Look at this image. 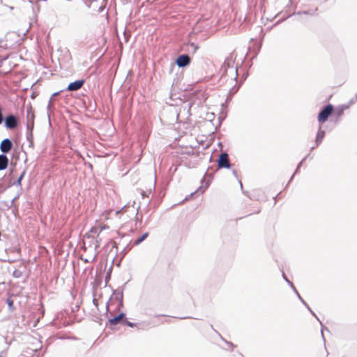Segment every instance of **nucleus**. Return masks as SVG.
I'll return each mask as SVG.
<instances>
[{"label":"nucleus","mask_w":357,"mask_h":357,"mask_svg":"<svg viewBox=\"0 0 357 357\" xmlns=\"http://www.w3.org/2000/svg\"><path fill=\"white\" fill-rule=\"evenodd\" d=\"M22 273L21 272V271L18 270V269H15L14 271L13 272V276L15 278H19L22 276Z\"/></svg>","instance_id":"nucleus-29"},{"label":"nucleus","mask_w":357,"mask_h":357,"mask_svg":"<svg viewBox=\"0 0 357 357\" xmlns=\"http://www.w3.org/2000/svg\"><path fill=\"white\" fill-rule=\"evenodd\" d=\"M287 284L291 287V289L293 290V291L296 294L298 292L297 289L296 288L295 285L291 281H287Z\"/></svg>","instance_id":"nucleus-32"},{"label":"nucleus","mask_w":357,"mask_h":357,"mask_svg":"<svg viewBox=\"0 0 357 357\" xmlns=\"http://www.w3.org/2000/svg\"><path fill=\"white\" fill-rule=\"evenodd\" d=\"M334 107L331 104L326 105L319 113L317 120L319 123H322L326 121L329 116L333 112Z\"/></svg>","instance_id":"nucleus-3"},{"label":"nucleus","mask_w":357,"mask_h":357,"mask_svg":"<svg viewBox=\"0 0 357 357\" xmlns=\"http://www.w3.org/2000/svg\"><path fill=\"white\" fill-rule=\"evenodd\" d=\"M225 343H226L229 347H231V351H233V349H234V348H236V344H234L233 342H229V341H225Z\"/></svg>","instance_id":"nucleus-36"},{"label":"nucleus","mask_w":357,"mask_h":357,"mask_svg":"<svg viewBox=\"0 0 357 357\" xmlns=\"http://www.w3.org/2000/svg\"><path fill=\"white\" fill-rule=\"evenodd\" d=\"M123 320H121L118 315H116L113 317H108V321L106 324V326H108L110 329H114V327L118 324L122 325Z\"/></svg>","instance_id":"nucleus-11"},{"label":"nucleus","mask_w":357,"mask_h":357,"mask_svg":"<svg viewBox=\"0 0 357 357\" xmlns=\"http://www.w3.org/2000/svg\"><path fill=\"white\" fill-rule=\"evenodd\" d=\"M151 202H139L137 204V205H142V213H146L148 211V207L149 206V204H151Z\"/></svg>","instance_id":"nucleus-25"},{"label":"nucleus","mask_w":357,"mask_h":357,"mask_svg":"<svg viewBox=\"0 0 357 357\" xmlns=\"http://www.w3.org/2000/svg\"><path fill=\"white\" fill-rule=\"evenodd\" d=\"M130 249H131V246H130L129 244L127 245L126 247H124L121 252L123 253V257L125 256L129 252V250Z\"/></svg>","instance_id":"nucleus-31"},{"label":"nucleus","mask_w":357,"mask_h":357,"mask_svg":"<svg viewBox=\"0 0 357 357\" xmlns=\"http://www.w3.org/2000/svg\"><path fill=\"white\" fill-rule=\"evenodd\" d=\"M233 174L236 176V173L235 170L233 171Z\"/></svg>","instance_id":"nucleus-50"},{"label":"nucleus","mask_w":357,"mask_h":357,"mask_svg":"<svg viewBox=\"0 0 357 357\" xmlns=\"http://www.w3.org/2000/svg\"><path fill=\"white\" fill-rule=\"evenodd\" d=\"M104 8H105V7H104V6H100V8H99L98 11H99V12H102V11L104 10Z\"/></svg>","instance_id":"nucleus-44"},{"label":"nucleus","mask_w":357,"mask_h":357,"mask_svg":"<svg viewBox=\"0 0 357 357\" xmlns=\"http://www.w3.org/2000/svg\"><path fill=\"white\" fill-rule=\"evenodd\" d=\"M190 57L187 54L179 55L176 60V63L179 68H184L190 64Z\"/></svg>","instance_id":"nucleus-8"},{"label":"nucleus","mask_w":357,"mask_h":357,"mask_svg":"<svg viewBox=\"0 0 357 357\" xmlns=\"http://www.w3.org/2000/svg\"><path fill=\"white\" fill-rule=\"evenodd\" d=\"M93 303L94 305H96V306L98 305V303L96 301L95 299L93 300Z\"/></svg>","instance_id":"nucleus-45"},{"label":"nucleus","mask_w":357,"mask_h":357,"mask_svg":"<svg viewBox=\"0 0 357 357\" xmlns=\"http://www.w3.org/2000/svg\"><path fill=\"white\" fill-rule=\"evenodd\" d=\"M204 189L200 187L199 189H197L194 192H192L189 195V197H186L185 199H183L182 201H188V199H197L200 195H202L204 192Z\"/></svg>","instance_id":"nucleus-15"},{"label":"nucleus","mask_w":357,"mask_h":357,"mask_svg":"<svg viewBox=\"0 0 357 357\" xmlns=\"http://www.w3.org/2000/svg\"><path fill=\"white\" fill-rule=\"evenodd\" d=\"M117 315L120 318L121 320H127L126 314L125 312H121Z\"/></svg>","instance_id":"nucleus-33"},{"label":"nucleus","mask_w":357,"mask_h":357,"mask_svg":"<svg viewBox=\"0 0 357 357\" xmlns=\"http://www.w3.org/2000/svg\"><path fill=\"white\" fill-rule=\"evenodd\" d=\"M13 148V142L8 139H4L2 140L0 144V150L3 153L2 154L8 153Z\"/></svg>","instance_id":"nucleus-10"},{"label":"nucleus","mask_w":357,"mask_h":357,"mask_svg":"<svg viewBox=\"0 0 357 357\" xmlns=\"http://www.w3.org/2000/svg\"><path fill=\"white\" fill-rule=\"evenodd\" d=\"M211 328L220 336V339L225 342V341H227V340H225L216 330H215L213 328V326L211 325Z\"/></svg>","instance_id":"nucleus-37"},{"label":"nucleus","mask_w":357,"mask_h":357,"mask_svg":"<svg viewBox=\"0 0 357 357\" xmlns=\"http://www.w3.org/2000/svg\"><path fill=\"white\" fill-rule=\"evenodd\" d=\"M85 83V80L84 79H78V80H76L75 82H70L68 87L66 88V91H78L79 89H80L84 84Z\"/></svg>","instance_id":"nucleus-9"},{"label":"nucleus","mask_w":357,"mask_h":357,"mask_svg":"<svg viewBox=\"0 0 357 357\" xmlns=\"http://www.w3.org/2000/svg\"><path fill=\"white\" fill-rule=\"evenodd\" d=\"M126 282L121 287H119L116 289H112V296H115V298L118 300V304L116 310H120L123 307V291L126 287Z\"/></svg>","instance_id":"nucleus-2"},{"label":"nucleus","mask_w":357,"mask_h":357,"mask_svg":"<svg viewBox=\"0 0 357 357\" xmlns=\"http://www.w3.org/2000/svg\"><path fill=\"white\" fill-rule=\"evenodd\" d=\"M306 158H307V157H305V158H303V160L299 162V164H298V166H297V168H296V169L295 173H296V172H297L298 169L300 168V167L301 166V165H302L303 162L306 159Z\"/></svg>","instance_id":"nucleus-38"},{"label":"nucleus","mask_w":357,"mask_h":357,"mask_svg":"<svg viewBox=\"0 0 357 357\" xmlns=\"http://www.w3.org/2000/svg\"><path fill=\"white\" fill-rule=\"evenodd\" d=\"M109 227L107 225H103L102 226L100 227V229H102V231L105 229H108Z\"/></svg>","instance_id":"nucleus-42"},{"label":"nucleus","mask_w":357,"mask_h":357,"mask_svg":"<svg viewBox=\"0 0 357 357\" xmlns=\"http://www.w3.org/2000/svg\"><path fill=\"white\" fill-rule=\"evenodd\" d=\"M111 275L109 273H107V275L105 276V282H107L109 280H110Z\"/></svg>","instance_id":"nucleus-41"},{"label":"nucleus","mask_w":357,"mask_h":357,"mask_svg":"<svg viewBox=\"0 0 357 357\" xmlns=\"http://www.w3.org/2000/svg\"><path fill=\"white\" fill-rule=\"evenodd\" d=\"M128 202L126 205L123 206L121 208L115 211L116 215L128 213V217L132 218L135 216L137 218L138 215L142 216V204L137 205V202Z\"/></svg>","instance_id":"nucleus-1"},{"label":"nucleus","mask_w":357,"mask_h":357,"mask_svg":"<svg viewBox=\"0 0 357 357\" xmlns=\"http://www.w3.org/2000/svg\"><path fill=\"white\" fill-rule=\"evenodd\" d=\"M8 165V158L5 154H0V171L7 168Z\"/></svg>","instance_id":"nucleus-14"},{"label":"nucleus","mask_w":357,"mask_h":357,"mask_svg":"<svg viewBox=\"0 0 357 357\" xmlns=\"http://www.w3.org/2000/svg\"><path fill=\"white\" fill-rule=\"evenodd\" d=\"M62 91H63V90H61V91H60L55 92V93H54L52 95V96H51V97H52V98H53L54 97H56V96H59V95L61 93V92H62Z\"/></svg>","instance_id":"nucleus-40"},{"label":"nucleus","mask_w":357,"mask_h":357,"mask_svg":"<svg viewBox=\"0 0 357 357\" xmlns=\"http://www.w3.org/2000/svg\"><path fill=\"white\" fill-rule=\"evenodd\" d=\"M198 48H199L198 45H197L195 43H190L189 45L188 50L195 53L197 50Z\"/></svg>","instance_id":"nucleus-28"},{"label":"nucleus","mask_w":357,"mask_h":357,"mask_svg":"<svg viewBox=\"0 0 357 357\" xmlns=\"http://www.w3.org/2000/svg\"><path fill=\"white\" fill-rule=\"evenodd\" d=\"M54 109V106L52 103V97H50L48 105H47V112L50 116V113L52 112Z\"/></svg>","instance_id":"nucleus-24"},{"label":"nucleus","mask_w":357,"mask_h":357,"mask_svg":"<svg viewBox=\"0 0 357 357\" xmlns=\"http://www.w3.org/2000/svg\"><path fill=\"white\" fill-rule=\"evenodd\" d=\"M153 188H155V183L153 184Z\"/></svg>","instance_id":"nucleus-53"},{"label":"nucleus","mask_w":357,"mask_h":357,"mask_svg":"<svg viewBox=\"0 0 357 357\" xmlns=\"http://www.w3.org/2000/svg\"><path fill=\"white\" fill-rule=\"evenodd\" d=\"M5 204V206L10 208H13V211L15 214V216H17V208H18V205L17 204V202H3Z\"/></svg>","instance_id":"nucleus-18"},{"label":"nucleus","mask_w":357,"mask_h":357,"mask_svg":"<svg viewBox=\"0 0 357 357\" xmlns=\"http://www.w3.org/2000/svg\"><path fill=\"white\" fill-rule=\"evenodd\" d=\"M5 127L7 129L13 130L17 128L18 126V119L14 114H9L7 116L5 119Z\"/></svg>","instance_id":"nucleus-7"},{"label":"nucleus","mask_w":357,"mask_h":357,"mask_svg":"<svg viewBox=\"0 0 357 357\" xmlns=\"http://www.w3.org/2000/svg\"><path fill=\"white\" fill-rule=\"evenodd\" d=\"M24 174H25V171H24V172L21 174V175L19 176V178H17V180L15 182V184L16 185H21V181H22V178H23V177H24Z\"/></svg>","instance_id":"nucleus-30"},{"label":"nucleus","mask_w":357,"mask_h":357,"mask_svg":"<svg viewBox=\"0 0 357 357\" xmlns=\"http://www.w3.org/2000/svg\"><path fill=\"white\" fill-rule=\"evenodd\" d=\"M249 206H245V208H247V211H245V216L250 215L252 214L258 213L260 211V208L259 207H257L256 209H252L250 206V204H248Z\"/></svg>","instance_id":"nucleus-19"},{"label":"nucleus","mask_w":357,"mask_h":357,"mask_svg":"<svg viewBox=\"0 0 357 357\" xmlns=\"http://www.w3.org/2000/svg\"><path fill=\"white\" fill-rule=\"evenodd\" d=\"M26 137L27 141H28V142H29V146H30V147H32V146H33V132H32V131L26 132Z\"/></svg>","instance_id":"nucleus-22"},{"label":"nucleus","mask_w":357,"mask_h":357,"mask_svg":"<svg viewBox=\"0 0 357 357\" xmlns=\"http://www.w3.org/2000/svg\"><path fill=\"white\" fill-rule=\"evenodd\" d=\"M356 100H357V93L356 94Z\"/></svg>","instance_id":"nucleus-54"},{"label":"nucleus","mask_w":357,"mask_h":357,"mask_svg":"<svg viewBox=\"0 0 357 357\" xmlns=\"http://www.w3.org/2000/svg\"><path fill=\"white\" fill-rule=\"evenodd\" d=\"M149 235V232H144L139 236L133 243L135 245H138L142 243Z\"/></svg>","instance_id":"nucleus-17"},{"label":"nucleus","mask_w":357,"mask_h":357,"mask_svg":"<svg viewBox=\"0 0 357 357\" xmlns=\"http://www.w3.org/2000/svg\"><path fill=\"white\" fill-rule=\"evenodd\" d=\"M2 192H3V188L0 187V193H1Z\"/></svg>","instance_id":"nucleus-49"},{"label":"nucleus","mask_w":357,"mask_h":357,"mask_svg":"<svg viewBox=\"0 0 357 357\" xmlns=\"http://www.w3.org/2000/svg\"><path fill=\"white\" fill-rule=\"evenodd\" d=\"M16 199H17V197H15L13 198V199H11V201H12V202H14V201H15V200H16Z\"/></svg>","instance_id":"nucleus-48"},{"label":"nucleus","mask_w":357,"mask_h":357,"mask_svg":"<svg viewBox=\"0 0 357 357\" xmlns=\"http://www.w3.org/2000/svg\"><path fill=\"white\" fill-rule=\"evenodd\" d=\"M138 191L140 193L141 199H146V198H150L149 195L152 193L151 188H150L147 190H144L141 189V190H139Z\"/></svg>","instance_id":"nucleus-20"},{"label":"nucleus","mask_w":357,"mask_h":357,"mask_svg":"<svg viewBox=\"0 0 357 357\" xmlns=\"http://www.w3.org/2000/svg\"><path fill=\"white\" fill-rule=\"evenodd\" d=\"M317 8L314 9V10H304V11H299L296 13V15H301V14H305V15H314L315 14V12L317 11Z\"/></svg>","instance_id":"nucleus-27"},{"label":"nucleus","mask_w":357,"mask_h":357,"mask_svg":"<svg viewBox=\"0 0 357 357\" xmlns=\"http://www.w3.org/2000/svg\"><path fill=\"white\" fill-rule=\"evenodd\" d=\"M282 275L283 279L285 280V282L287 283V281H290L283 271H282Z\"/></svg>","instance_id":"nucleus-39"},{"label":"nucleus","mask_w":357,"mask_h":357,"mask_svg":"<svg viewBox=\"0 0 357 357\" xmlns=\"http://www.w3.org/2000/svg\"><path fill=\"white\" fill-rule=\"evenodd\" d=\"M234 62L233 55L230 54L224 61L222 66V70H224L226 73L229 70L231 74L234 73L236 77L238 76V70L233 66Z\"/></svg>","instance_id":"nucleus-4"},{"label":"nucleus","mask_w":357,"mask_h":357,"mask_svg":"<svg viewBox=\"0 0 357 357\" xmlns=\"http://www.w3.org/2000/svg\"><path fill=\"white\" fill-rule=\"evenodd\" d=\"M35 115L32 111V108H28L26 109V123H34Z\"/></svg>","instance_id":"nucleus-16"},{"label":"nucleus","mask_w":357,"mask_h":357,"mask_svg":"<svg viewBox=\"0 0 357 357\" xmlns=\"http://www.w3.org/2000/svg\"><path fill=\"white\" fill-rule=\"evenodd\" d=\"M324 136H325V131L321 129V126H319V128L318 130V132L316 135V139H315V144L317 146H319L321 143Z\"/></svg>","instance_id":"nucleus-13"},{"label":"nucleus","mask_w":357,"mask_h":357,"mask_svg":"<svg viewBox=\"0 0 357 357\" xmlns=\"http://www.w3.org/2000/svg\"><path fill=\"white\" fill-rule=\"evenodd\" d=\"M349 108V105H341L336 108L334 115L336 116V122H338L341 116L343 115L344 111Z\"/></svg>","instance_id":"nucleus-12"},{"label":"nucleus","mask_w":357,"mask_h":357,"mask_svg":"<svg viewBox=\"0 0 357 357\" xmlns=\"http://www.w3.org/2000/svg\"><path fill=\"white\" fill-rule=\"evenodd\" d=\"M218 168H220V169H222V168L229 169L230 168L231 163L229 162V155L227 153L223 152L220 154L218 159Z\"/></svg>","instance_id":"nucleus-6"},{"label":"nucleus","mask_w":357,"mask_h":357,"mask_svg":"<svg viewBox=\"0 0 357 357\" xmlns=\"http://www.w3.org/2000/svg\"><path fill=\"white\" fill-rule=\"evenodd\" d=\"M354 102V100L353 99H352V100H351V101H350V102H351V103H352V102Z\"/></svg>","instance_id":"nucleus-51"},{"label":"nucleus","mask_w":357,"mask_h":357,"mask_svg":"<svg viewBox=\"0 0 357 357\" xmlns=\"http://www.w3.org/2000/svg\"><path fill=\"white\" fill-rule=\"evenodd\" d=\"M183 202H177L176 204H174L171 208H172L173 206H176V205H178L180 204H182Z\"/></svg>","instance_id":"nucleus-46"},{"label":"nucleus","mask_w":357,"mask_h":357,"mask_svg":"<svg viewBox=\"0 0 357 357\" xmlns=\"http://www.w3.org/2000/svg\"><path fill=\"white\" fill-rule=\"evenodd\" d=\"M38 349H35V353H38Z\"/></svg>","instance_id":"nucleus-52"},{"label":"nucleus","mask_w":357,"mask_h":357,"mask_svg":"<svg viewBox=\"0 0 357 357\" xmlns=\"http://www.w3.org/2000/svg\"><path fill=\"white\" fill-rule=\"evenodd\" d=\"M139 324H138V323L131 322L128 320H123V322H122V325L127 326L130 328H135V327L137 326Z\"/></svg>","instance_id":"nucleus-23"},{"label":"nucleus","mask_w":357,"mask_h":357,"mask_svg":"<svg viewBox=\"0 0 357 357\" xmlns=\"http://www.w3.org/2000/svg\"><path fill=\"white\" fill-rule=\"evenodd\" d=\"M102 231V229H100V227H93L91 228L89 232L99 235Z\"/></svg>","instance_id":"nucleus-26"},{"label":"nucleus","mask_w":357,"mask_h":357,"mask_svg":"<svg viewBox=\"0 0 357 357\" xmlns=\"http://www.w3.org/2000/svg\"><path fill=\"white\" fill-rule=\"evenodd\" d=\"M179 319H192L191 317H177Z\"/></svg>","instance_id":"nucleus-43"},{"label":"nucleus","mask_w":357,"mask_h":357,"mask_svg":"<svg viewBox=\"0 0 357 357\" xmlns=\"http://www.w3.org/2000/svg\"><path fill=\"white\" fill-rule=\"evenodd\" d=\"M34 123H26V132L32 131L33 129Z\"/></svg>","instance_id":"nucleus-34"},{"label":"nucleus","mask_w":357,"mask_h":357,"mask_svg":"<svg viewBox=\"0 0 357 357\" xmlns=\"http://www.w3.org/2000/svg\"><path fill=\"white\" fill-rule=\"evenodd\" d=\"M83 261H84L85 263H89V261L87 259H84Z\"/></svg>","instance_id":"nucleus-47"},{"label":"nucleus","mask_w":357,"mask_h":357,"mask_svg":"<svg viewBox=\"0 0 357 357\" xmlns=\"http://www.w3.org/2000/svg\"><path fill=\"white\" fill-rule=\"evenodd\" d=\"M6 303L8 305V310L10 312H13L14 310L15 309L13 300L10 297H8L6 298Z\"/></svg>","instance_id":"nucleus-21"},{"label":"nucleus","mask_w":357,"mask_h":357,"mask_svg":"<svg viewBox=\"0 0 357 357\" xmlns=\"http://www.w3.org/2000/svg\"><path fill=\"white\" fill-rule=\"evenodd\" d=\"M0 357H2L1 356H0Z\"/></svg>","instance_id":"nucleus-55"},{"label":"nucleus","mask_w":357,"mask_h":357,"mask_svg":"<svg viewBox=\"0 0 357 357\" xmlns=\"http://www.w3.org/2000/svg\"><path fill=\"white\" fill-rule=\"evenodd\" d=\"M296 295V296L298 297V298L301 301V302L303 304V305L307 309V310L310 312V314L314 317L316 318V319L319 322L320 325L321 326V336L323 337V340L325 341V339H324V334H323V331L324 329L325 330H327V328L324 326H323V324L322 322L320 321V319H319V317L317 316V314H315V312L311 309V307H310V305L305 302V301L302 298V296H301V294H299V292L298 291L297 293L295 294Z\"/></svg>","instance_id":"nucleus-5"},{"label":"nucleus","mask_w":357,"mask_h":357,"mask_svg":"<svg viewBox=\"0 0 357 357\" xmlns=\"http://www.w3.org/2000/svg\"><path fill=\"white\" fill-rule=\"evenodd\" d=\"M112 297H110V298H109V300L107 301V302L106 303V307H106V312H105V315H106L107 317H108V316H109V302H110V301H111V299H112Z\"/></svg>","instance_id":"nucleus-35"}]
</instances>
